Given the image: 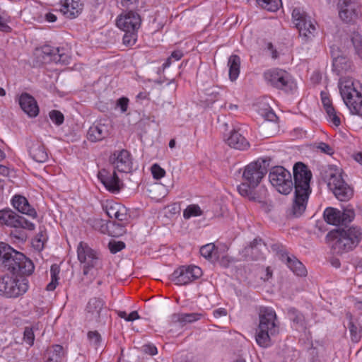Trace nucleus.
I'll list each match as a JSON object with an SVG mask.
<instances>
[{
	"label": "nucleus",
	"mask_w": 362,
	"mask_h": 362,
	"mask_svg": "<svg viewBox=\"0 0 362 362\" xmlns=\"http://www.w3.org/2000/svg\"><path fill=\"white\" fill-rule=\"evenodd\" d=\"M321 99L325 111L327 110V107H334L329 98L323 92L321 93Z\"/></svg>",
	"instance_id": "6e6d98bb"
},
{
	"label": "nucleus",
	"mask_w": 362,
	"mask_h": 362,
	"mask_svg": "<svg viewBox=\"0 0 362 362\" xmlns=\"http://www.w3.org/2000/svg\"><path fill=\"white\" fill-rule=\"evenodd\" d=\"M351 42L356 54L362 59V36L358 33L354 34Z\"/></svg>",
	"instance_id": "79ce46f5"
},
{
	"label": "nucleus",
	"mask_w": 362,
	"mask_h": 362,
	"mask_svg": "<svg viewBox=\"0 0 362 362\" xmlns=\"http://www.w3.org/2000/svg\"><path fill=\"white\" fill-rule=\"evenodd\" d=\"M272 252H275L279 259L285 262L288 267L297 276H303L307 274L304 265L294 256H290L286 247L281 243H276L269 245Z\"/></svg>",
	"instance_id": "ddd939ff"
},
{
	"label": "nucleus",
	"mask_w": 362,
	"mask_h": 362,
	"mask_svg": "<svg viewBox=\"0 0 362 362\" xmlns=\"http://www.w3.org/2000/svg\"><path fill=\"white\" fill-rule=\"evenodd\" d=\"M295 199L292 206V213L295 217L300 216L305 211L309 195L312 173L308 166L301 162L293 166Z\"/></svg>",
	"instance_id": "f257e3e1"
},
{
	"label": "nucleus",
	"mask_w": 362,
	"mask_h": 362,
	"mask_svg": "<svg viewBox=\"0 0 362 362\" xmlns=\"http://www.w3.org/2000/svg\"><path fill=\"white\" fill-rule=\"evenodd\" d=\"M140 318V316L137 311H132L128 315V317L126 319L127 322H132L135 320H138Z\"/></svg>",
	"instance_id": "052dcab7"
},
{
	"label": "nucleus",
	"mask_w": 362,
	"mask_h": 362,
	"mask_svg": "<svg viewBox=\"0 0 362 362\" xmlns=\"http://www.w3.org/2000/svg\"><path fill=\"white\" fill-rule=\"evenodd\" d=\"M267 49L270 51L271 52V56L273 59H276L278 58L279 57V54H278V52L276 51V49H274V45H272V42H268L267 44Z\"/></svg>",
	"instance_id": "13d9d810"
},
{
	"label": "nucleus",
	"mask_w": 362,
	"mask_h": 362,
	"mask_svg": "<svg viewBox=\"0 0 362 362\" xmlns=\"http://www.w3.org/2000/svg\"><path fill=\"white\" fill-rule=\"evenodd\" d=\"M98 177L105 189L112 194L119 193L123 186L122 180L115 171L111 173L102 169L98 172Z\"/></svg>",
	"instance_id": "a211bd4d"
},
{
	"label": "nucleus",
	"mask_w": 362,
	"mask_h": 362,
	"mask_svg": "<svg viewBox=\"0 0 362 362\" xmlns=\"http://www.w3.org/2000/svg\"><path fill=\"white\" fill-rule=\"evenodd\" d=\"M146 351H148L152 356L156 355L158 353L157 348L153 345L146 346Z\"/></svg>",
	"instance_id": "e2e57ef3"
},
{
	"label": "nucleus",
	"mask_w": 362,
	"mask_h": 362,
	"mask_svg": "<svg viewBox=\"0 0 362 362\" xmlns=\"http://www.w3.org/2000/svg\"><path fill=\"white\" fill-rule=\"evenodd\" d=\"M258 5L271 12H275L281 6V0H256Z\"/></svg>",
	"instance_id": "e433bc0d"
},
{
	"label": "nucleus",
	"mask_w": 362,
	"mask_h": 362,
	"mask_svg": "<svg viewBox=\"0 0 362 362\" xmlns=\"http://www.w3.org/2000/svg\"><path fill=\"white\" fill-rule=\"evenodd\" d=\"M327 119L332 122L334 126L338 127L341 124V120L339 113L336 111L334 107H327L326 110Z\"/></svg>",
	"instance_id": "37998d69"
},
{
	"label": "nucleus",
	"mask_w": 362,
	"mask_h": 362,
	"mask_svg": "<svg viewBox=\"0 0 362 362\" xmlns=\"http://www.w3.org/2000/svg\"><path fill=\"white\" fill-rule=\"evenodd\" d=\"M337 6L343 21L349 23L357 17V4L354 0H339Z\"/></svg>",
	"instance_id": "412c9836"
},
{
	"label": "nucleus",
	"mask_w": 362,
	"mask_h": 362,
	"mask_svg": "<svg viewBox=\"0 0 362 362\" xmlns=\"http://www.w3.org/2000/svg\"><path fill=\"white\" fill-rule=\"evenodd\" d=\"M45 18L46 21H47L49 23H54L57 19V16L52 12L47 13L45 15Z\"/></svg>",
	"instance_id": "bf43d9fd"
},
{
	"label": "nucleus",
	"mask_w": 362,
	"mask_h": 362,
	"mask_svg": "<svg viewBox=\"0 0 362 362\" xmlns=\"http://www.w3.org/2000/svg\"><path fill=\"white\" fill-rule=\"evenodd\" d=\"M224 140L230 147L235 149L244 151L250 147L247 139L235 129L230 130L228 135H224Z\"/></svg>",
	"instance_id": "5701e85b"
},
{
	"label": "nucleus",
	"mask_w": 362,
	"mask_h": 362,
	"mask_svg": "<svg viewBox=\"0 0 362 362\" xmlns=\"http://www.w3.org/2000/svg\"><path fill=\"white\" fill-rule=\"evenodd\" d=\"M105 307V302L102 298L95 297L88 300L86 310L91 320L98 321Z\"/></svg>",
	"instance_id": "cd10ccee"
},
{
	"label": "nucleus",
	"mask_w": 362,
	"mask_h": 362,
	"mask_svg": "<svg viewBox=\"0 0 362 362\" xmlns=\"http://www.w3.org/2000/svg\"><path fill=\"white\" fill-rule=\"evenodd\" d=\"M19 105L23 112L30 117H35L39 114V107L37 101L32 95L27 93L21 95Z\"/></svg>",
	"instance_id": "b1692460"
},
{
	"label": "nucleus",
	"mask_w": 362,
	"mask_h": 362,
	"mask_svg": "<svg viewBox=\"0 0 362 362\" xmlns=\"http://www.w3.org/2000/svg\"><path fill=\"white\" fill-rule=\"evenodd\" d=\"M47 240V236L43 231H40L39 233L36 235V237L32 240L33 247L40 251L44 248L45 243Z\"/></svg>",
	"instance_id": "a19ab883"
},
{
	"label": "nucleus",
	"mask_w": 362,
	"mask_h": 362,
	"mask_svg": "<svg viewBox=\"0 0 362 362\" xmlns=\"http://www.w3.org/2000/svg\"><path fill=\"white\" fill-rule=\"evenodd\" d=\"M27 147L29 156L35 162L45 163L48 160V153L41 141H30Z\"/></svg>",
	"instance_id": "4be33fe9"
},
{
	"label": "nucleus",
	"mask_w": 362,
	"mask_h": 362,
	"mask_svg": "<svg viewBox=\"0 0 362 362\" xmlns=\"http://www.w3.org/2000/svg\"><path fill=\"white\" fill-rule=\"evenodd\" d=\"M64 355L65 352L62 346L53 345L47 351L45 362H61Z\"/></svg>",
	"instance_id": "7c9ffc66"
},
{
	"label": "nucleus",
	"mask_w": 362,
	"mask_h": 362,
	"mask_svg": "<svg viewBox=\"0 0 362 362\" xmlns=\"http://www.w3.org/2000/svg\"><path fill=\"white\" fill-rule=\"evenodd\" d=\"M202 314L198 313H174L171 315L170 319L171 322L173 323H192L196 321H198L201 319Z\"/></svg>",
	"instance_id": "c756f323"
},
{
	"label": "nucleus",
	"mask_w": 362,
	"mask_h": 362,
	"mask_svg": "<svg viewBox=\"0 0 362 362\" xmlns=\"http://www.w3.org/2000/svg\"><path fill=\"white\" fill-rule=\"evenodd\" d=\"M267 172L262 163L259 161L245 166L243 174V181L237 187L239 194L250 200L261 202L267 194V189L264 187L260 188L261 195H257L255 188L259 185Z\"/></svg>",
	"instance_id": "7ed1b4c3"
},
{
	"label": "nucleus",
	"mask_w": 362,
	"mask_h": 362,
	"mask_svg": "<svg viewBox=\"0 0 362 362\" xmlns=\"http://www.w3.org/2000/svg\"><path fill=\"white\" fill-rule=\"evenodd\" d=\"M103 209L109 218H115L121 223V226H125V221L128 219L127 209L122 204L115 202L113 200H106L103 204Z\"/></svg>",
	"instance_id": "f3484780"
},
{
	"label": "nucleus",
	"mask_w": 362,
	"mask_h": 362,
	"mask_svg": "<svg viewBox=\"0 0 362 362\" xmlns=\"http://www.w3.org/2000/svg\"><path fill=\"white\" fill-rule=\"evenodd\" d=\"M29 289L27 278H18L8 274L0 276V296L15 299L23 296Z\"/></svg>",
	"instance_id": "6e6552de"
},
{
	"label": "nucleus",
	"mask_w": 362,
	"mask_h": 362,
	"mask_svg": "<svg viewBox=\"0 0 362 362\" xmlns=\"http://www.w3.org/2000/svg\"><path fill=\"white\" fill-rule=\"evenodd\" d=\"M116 24L122 31H138L141 27V18L139 14L131 10L119 15Z\"/></svg>",
	"instance_id": "2eb2a0df"
},
{
	"label": "nucleus",
	"mask_w": 362,
	"mask_h": 362,
	"mask_svg": "<svg viewBox=\"0 0 362 362\" xmlns=\"http://www.w3.org/2000/svg\"><path fill=\"white\" fill-rule=\"evenodd\" d=\"M200 254L207 259L212 260L216 256V250L215 245L212 243L206 244L200 248Z\"/></svg>",
	"instance_id": "58836bf2"
},
{
	"label": "nucleus",
	"mask_w": 362,
	"mask_h": 362,
	"mask_svg": "<svg viewBox=\"0 0 362 362\" xmlns=\"http://www.w3.org/2000/svg\"><path fill=\"white\" fill-rule=\"evenodd\" d=\"M13 206L19 212L26 214L33 218L37 216V212L29 204L27 199L21 195H15L11 199Z\"/></svg>",
	"instance_id": "bb28decb"
},
{
	"label": "nucleus",
	"mask_w": 362,
	"mask_h": 362,
	"mask_svg": "<svg viewBox=\"0 0 362 362\" xmlns=\"http://www.w3.org/2000/svg\"><path fill=\"white\" fill-rule=\"evenodd\" d=\"M227 314L226 310L224 308H219L217 310H215L214 311V315L215 317H221V316H226Z\"/></svg>",
	"instance_id": "680f3d73"
},
{
	"label": "nucleus",
	"mask_w": 362,
	"mask_h": 362,
	"mask_svg": "<svg viewBox=\"0 0 362 362\" xmlns=\"http://www.w3.org/2000/svg\"><path fill=\"white\" fill-rule=\"evenodd\" d=\"M42 52L44 54L43 58L45 60L47 59V57L49 58V61H52L55 63H69V57L64 52V49L45 45L42 47Z\"/></svg>",
	"instance_id": "393cba45"
},
{
	"label": "nucleus",
	"mask_w": 362,
	"mask_h": 362,
	"mask_svg": "<svg viewBox=\"0 0 362 362\" xmlns=\"http://www.w3.org/2000/svg\"><path fill=\"white\" fill-rule=\"evenodd\" d=\"M351 78H341L339 82L341 96L352 113L362 116V91Z\"/></svg>",
	"instance_id": "0eeeda50"
},
{
	"label": "nucleus",
	"mask_w": 362,
	"mask_h": 362,
	"mask_svg": "<svg viewBox=\"0 0 362 362\" xmlns=\"http://www.w3.org/2000/svg\"><path fill=\"white\" fill-rule=\"evenodd\" d=\"M172 59H170V57H169L166 60L165 62L162 65V69L163 70H165V69L168 68L170 66L171 64H172Z\"/></svg>",
	"instance_id": "338daca9"
},
{
	"label": "nucleus",
	"mask_w": 362,
	"mask_h": 362,
	"mask_svg": "<svg viewBox=\"0 0 362 362\" xmlns=\"http://www.w3.org/2000/svg\"><path fill=\"white\" fill-rule=\"evenodd\" d=\"M317 148L321 152L326 153L327 155H332L334 153L333 148L329 144H327L326 143H324V142L319 143Z\"/></svg>",
	"instance_id": "864d4df0"
},
{
	"label": "nucleus",
	"mask_w": 362,
	"mask_h": 362,
	"mask_svg": "<svg viewBox=\"0 0 362 362\" xmlns=\"http://www.w3.org/2000/svg\"><path fill=\"white\" fill-rule=\"evenodd\" d=\"M151 173L155 179L159 180L165 175V171L158 164L155 163L151 166Z\"/></svg>",
	"instance_id": "8fccbe9b"
},
{
	"label": "nucleus",
	"mask_w": 362,
	"mask_h": 362,
	"mask_svg": "<svg viewBox=\"0 0 362 362\" xmlns=\"http://www.w3.org/2000/svg\"><path fill=\"white\" fill-rule=\"evenodd\" d=\"M124 35L122 38L123 44L127 47H132L137 41L138 31H124Z\"/></svg>",
	"instance_id": "ea45409f"
},
{
	"label": "nucleus",
	"mask_w": 362,
	"mask_h": 362,
	"mask_svg": "<svg viewBox=\"0 0 362 362\" xmlns=\"http://www.w3.org/2000/svg\"><path fill=\"white\" fill-rule=\"evenodd\" d=\"M18 214L11 209L0 210V224L16 228Z\"/></svg>",
	"instance_id": "2f4dec72"
},
{
	"label": "nucleus",
	"mask_w": 362,
	"mask_h": 362,
	"mask_svg": "<svg viewBox=\"0 0 362 362\" xmlns=\"http://www.w3.org/2000/svg\"><path fill=\"white\" fill-rule=\"evenodd\" d=\"M0 175L8 176L9 169L5 165H0Z\"/></svg>",
	"instance_id": "0e129e2a"
},
{
	"label": "nucleus",
	"mask_w": 362,
	"mask_h": 362,
	"mask_svg": "<svg viewBox=\"0 0 362 362\" xmlns=\"http://www.w3.org/2000/svg\"><path fill=\"white\" fill-rule=\"evenodd\" d=\"M23 341L30 346L33 345L35 341V334L31 327H27L25 328L23 333Z\"/></svg>",
	"instance_id": "de8ad7c7"
},
{
	"label": "nucleus",
	"mask_w": 362,
	"mask_h": 362,
	"mask_svg": "<svg viewBox=\"0 0 362 362\" xmlns=\"http://www.w3.org/2000/svg\"><path fill=\"white\" fill-rule=\"evenodd\" d=\"M129 105V99L126 97L117 100L116 106L120 109L122 113L127 112Z\"/></svg>",
	"instance_id": "603ef678"
},
{
	"label": "nucleus",
	"mask_w": 362,
	"mask_h": 362,
	"mask_svg": "<svg viewBox=\"0 0 362 362\" xmlns=\"http://www.w3.org/2000/svg\"><path fill=\"white\" fill-rule=\"evenodd\" d=\"M288 319L292 322V327L296 330L305 329V320L303 315L294 308H290L287 312Z\"/></svg>",
	"instance_id": "c85d7f7f"
},
{
	"label": "nucleus",
	"mask_w": 362,
	"mask_h": 362,
	"mask_svg": "<svg viewBox=\"0 0 362 362\" xmlns=\"http://www.w3.org/2000/svg\"><path fill=\"white\" fill-rule=\"evenodd\" d=\"M202 275V270L197 266H181L173 272L170 279L176 285L183 286L199 279Z\"/></svg>",
	"instance_id": "4468645a"
},
{
	"label": "nucleus",
	"mask_w": 362,
	"mask_h": 362,
	"mask_svg": "<svg viewBox=\"0 0 362 362\" xmlns=\"http://www.w3.org/2000/svg\"><path fill=\"white\" fill-rule=\"evenodd\" d=\"M229 263H230V260H229L228 257L226 256L223 257L222 259L220 260V264L225 267H228Z\"/></svg>",
	"instance_id": "69168bd1"
},
{
	"label": "nucleus",
	"mask_w": 362,
	"mask_h": 362,
	"mask_svg": "<svg viewBox=\"0 0 362 362\" xmlns=\"http://www.w3.org/2000/svg\"><path fill=\"white\" fill-rule=\"evenodd\" d=\"M110 134V126L109 124L103 123L102 121L94 122L87 133V138L91 142H97L107 138Z\"/></svg>",
	"instance_id": "aec40b11"
},
{
	"label": "nucleus",
	"mask_w": 362,
	"mask_h": 362,
	"mask_svg": "<svg viewBox=\"0 0 362 362\" xmlns=\"http://www.w3.org/2000/svg\"><path fill=\"white\" fill-rule=\"evenodd\" d=\"M355 217V212L353 209H344L342 212L341 211V225H346L351 222Z\"/></svg>",
	"instance_id": "c03bdc74"
},
{
	"label": "nucleus",
	"mask_w": 362,
	"mask_h": 362,
	"mask_svg": "<svg viewBox=\"0 0 362 362\" xmlns=\"http://www.w3.org/2000/svg\"><path fill=\"white\" fill-rule=\"evenodd\" d=\"M138 0H120L119 3L124 9H134L137 6Z\"/></svg>",
	"instance_id": "5fc2aeb1"
},
{
	"label": "nucleus",
	"mask_w": 362,
	"mask_h": 362,
	"mask_svg": "<svg viewBox=\"0 0 362 362\" xmlns=\"http://www.w3.org/2000/svg\"><path fill=\"white\" fill-rule=\"evenodd\" d=\"M49 117L52 122L57 125L62 124L64 120L63 114L58 110H52L49 112Z\"/></svg>",
	"instance_id": "09e8293b"
},
{
	"label": "nucleus",
	"mask_w": 362,
	"mask_h": 362,
	"mask_svg": "<svg viewBox=\"0 0 362 362\" xmlns=\"http://www.w3.org/2000/svg\"><path fill=\"white\" fill-rule=\"evenodd\" d=\"M272 185L281 194H288L293 189V183L289 171L282 166H275L269 174Z\"/></svg>",
	"instance_id": "f8f14e48"
},
{
	"label": "nucleus",
	"mask_w": 362,
	"mask_h": 362,
	"mask_svg": "<svg viewBox=\"0 0 362 362\" xmlns=\"http://www.w3.org/2000/svg\"><path fill=\"white\" fill-rule=\"evenodd\" d=\"M292 18L303 40L308 42L314 37L316 33L315 24L305 12L300 8H295L292 11Z\"/></svg>",
	"instance_id": "9b49d317"
},
{
	"label": "nucleus",
	"mask_w": 362,
	"mask_h": 362,
	"mask_svg": "<svg viewBox=\"0 0 362 362\" xmlns=\"http://www.w3.org/2000/svg\"><path fill=\"white\" fill-rule=\"evenodd\" d=\"M60 267L57 264H54L50 267V282L47 285L46 290L53 291L59 284Z\"/></svg>",
	"instance_id": "c9c22d12"
},
{
	"label": "nucleus",
	"mask_w": 362,
	"mask_h": 362,
	"mask_svg": "<svg viewBox=\"0 0 362 362\" xmlns=\"http://www.w3.org/2000/svg\"><path fill=\"white\" fill-rule=\"evenodd\" d=\"M183 55H184V54L182 50L176 49V50H174L171 53L170 57V59H172L174 61H179L182 59Z\"/></svg>",
	"instance_id": "4d7b16f0"
},
{
	"label": "nucleus",
	"mask_w": 362,
	"mask_h": 362,
	"mask_svg": "<svg viewBox=\"0 0 362 362\" xmlns=\"http://www.w3.org/2000/svg\"><path fill=\"white\" fill-rule=\"evenodd\" d=\"M349 329L351 341L354 343L358 342L362 337V317L357 320H351Z\"/></svg>",
	"instance_id": "473e14b6"
},
{
	"label": "nucleus",
	"mask_w": 362,
	"mask_h": 362,
	"mask_svg": "<svg viewBox=\"0 0 362 362\" xmlns=\"http://www.w3.org/2000/svg\"><path fill=\"white\" fill-rule=\"evenodd\" d=\"M0 263L18 278H27L35 269L34 264L29 258L4 242H0Z\"/></svg>",
	"instance_id": "f03ea898"
},
{
	"label": "nucleus",
	"mask_w": 362,
	"mask_h": 362,
	"mask_svg": "<svg viewBox=\"0 0 362 362\" xmlns=\"http://www.w3.org/2000/svg\"><path fill=\"white\" fill-rule=\"evenodd\" d=\"M354 160L362 165V152H358L354 155Z\"/></svg>",
	"instance_id": "774afa93"
},
{
	"label": "nucleus",
	"mask_w": 362,
	"mask_h": 362,
	"mask_svg": "<svg viewBox=\"0 0 362 362\" xmlns=\"http://www.w3.org/2000/svg\"><path fill=\"white\" fill-rule=\"evenodd\" d=\"M203 211L197 204H190L183 211V217L185 219H189L192 217L200 216Z\"/></svg>",
	"instance_id": "4c0bfd02"
},
{
	"label": "nucleus",
	"mask_w": 362,
	"mask_h": 362,
	"mask_svg": "<svg viewBox=\"0 0 362 362\" xmlns=\"http://www.w3.org/2000/svg\"><path fill=\"white\" fill-rule=\"evenodd\" d=\"M267 250H268L267 243L261 238H255L243 249V253L248 259L258 260L264 258V251Z\"/></svg>",
	"instance_id": "6ab92c4d"
},
{
	"label": "nucleus",
	"mask_w": 362,
	"mask_h": 362,
	"mask_svg": "<svg viewBox=\"0 0 362 362\" xmlns=\"http://www.w3.org/2000/svg\"><path fill=\"white\" fill-rule=\"evenodd\" d=\"M114 168L121 173H129L132 170V160L130 153L125 149L115 151L110 157Z\"/></svg>",
	"instance_id": "dca6fc26"
},
{
	"label": "nucleus",
	"mask_w": 362,
	"mask_h": 362,
	"mask_svg": "<svg viewBox=\"0 0 362 362\" xmlns=\"http://www.w3.org/2000/svg\"><path fill=\"white\" fill-rule=\"evenodd\" d=\"M326 240L334 253H346L354 250L362 240V229L351 226L332 230L327 234Z\"/></svg>",
	"instance_id": "20e7f679"
},
{
	"label": "nucleus",
	"mask_w": 362,
	"mask_h": 362,
	"mask_svg": "<svg viewBox=\"0 0 362 362\" xmlns=\"http://www.w3.org/2000/svg\"><path fill=\"white\" fill-rule=\"evenodd\" d=\"M264 78L273 87L287 93H293L297 88L294 79L288 72L282 69H273L266 71Z\"/></svg>",
	"instance_id": "9d476101"
},
{
	"label": "nucleus",
	"mask_w": 362,
	"mask_h": 362,
	"mask_svg": "<svg viewBox=\"0 0 362 362\" xmlns=\"http://www.w3.org/2000/svg\"><path fill=\"white\" fill-rule=\"evenodd\" d=\"M16 228H21L29 230H33L35 228V225L27 220L25 218L18 215V223H16Z\"/></svg>",
	"instance_id": "49530a36"
},
{
	"label": "nucleus",
	"mask_w": 362,
	"mask_h": 362,
	"mask_svg": "<svg viewBox=\"0 0 362 362\" xmlns=\"http://www.w3.org/2000/svg\"><path fill=\"white\" fill-rule=\"evenodd\" d=\"M77 257L81 263L83 274L88 275L93 274V270H98L102 267V260L100 254L88 243L80 242L77 246Z\"/></svg>",
	"instance_id": "1a4fd4ad"
},
{
	"label": "nucleus",
	"mask_w": 362,
	"mask_h": 362,
	"mask_svg": "<svg viewBox=\"0 0 362 362\" xmlns=\"http://www.w3.org/2000/svg\"><path fill=\"white\" fill-rule=\"evenodd\" d=\"M83 6L81 0H63L61 11L67 18H75L81 13Z\"/></svg>",
	"instance_id": "a878e982"
},
{
	"label": "nucleus",
	"mask_w": 362,
	"mask_h": 362,
	"mask_svg": "<svg viewBox=\"0 0 362 362\" xmlns=\"http://www.w3.org/2000/svg\"><path fill=\"white\" fill-rule=\"evenodd\" d=\"M125 247V244L122 241L118 242H110L109 243V249L110 252L113 254H115L119 251H121L122 249Z\"/></svg>",
	"instance_id": "3c124183"
},
{
	"label": "nucleus",
	"mask_w": 362,
	"mask_h": 362,
	"mask_svg": "<svg viewBox=\"0 0 362 362\" xmlns=\"http://www.w3.org/2000/svg\"><path fill=\"white\" fill-rule=\"evenodd\" d=\"M321 175L329 189L338 200L346 202L352 197L354 190L343 178L341 168L335 165H328L322 170Z\"/></svg>",
	"instance_id": "423d86ee"
},
{
	"label": "nucleus",
	"mask_w": 362,
	"mask_h": 362,
	"mask_svg": "<svg viewBox=\"0 0 362 362\" xmlns=\"http://www.w3.org/2000/svg\"><path fill=\"white\" fill-rule=\"evenodd\" d=\"M323 216L325 221L329 224L339 226L341 223V211L335 208H326L324 211Z\"/></svg>",
	"instance_id": "f704fd0d"
},
{
	"label": "nucleus",
	"mask_w": 362,
	"mask_h": 362,
	"mask_svg": "<svg viewBox=\"0 0 362 362\" xmlns=\"http://www.w3.org/2000/svg\"><path fill=\"white\" fill-rule=\"evenodd\" d=\"M229 67V78L232 81H235L240 74V58L236 54H232L228 61Z\"/></svg>",
	"instance_id": "72a5a7b5"
},
{
	"label": "nucleus",
	"mask_w": 362,
	"mask_h": 362,
	"mask_svg": "<svg viewBox=\"0 0 362 362\" xmlns=\"http://www.w3.org/2000/svg\"><path fill=\"white\" fill-rule=\"evenodd\" d=\"M88 339L90 345L98 348L101 342V336L97 331H90L88 332Z\"/></svg>",
	"instance_id": "a18cd8bd"
},
{
	"label": "nucleus",
	"mask_w": 362,
	"mask_h": 362,
	"mask_svg": "<svg viewBox=\"0 0 362 362\" xmlns=\"http://www.w3.org/2000/svg\"><path fill=\"white\" fill-rule=\"evenodd\" d=\"M259 318L255 340L259 346L266 348L271 344V337L279 332L276 314L272 308L263 307L260 308Z\"/></svg>",
	"instance_id": "39448f33"
}]
</instances>
